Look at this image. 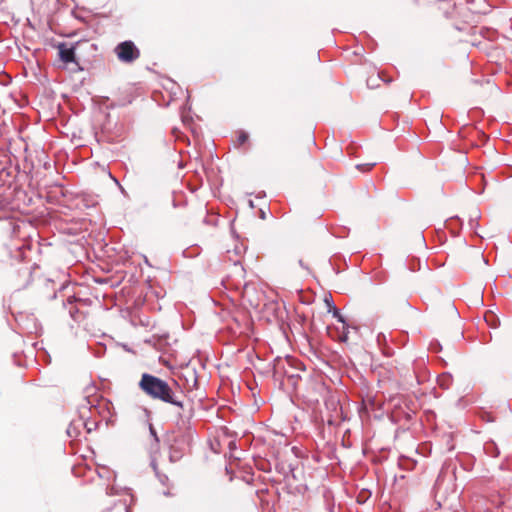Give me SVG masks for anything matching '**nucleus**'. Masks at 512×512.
Segmentation results:
<instances>
[{"label":"nucleus","mask_w":512,"mask_h":512,"mask_svg":"<svg viewBox=\"0 0 512 512\" xmlns=\"http://www.w3.org/2000/svg\"><path fill=\"white\" fill-rule=\"evenodd\" d=\"M139 387L152 399L161 400L165 403L183 408V403L176 399L175 393L169 384L156 376L144 373L139 382Z\"/></svg>","instance_id":"nucleus-1"},{"label":"nucleus","mask_w":512,"mask_h":512,"mask_svg":"<svg viewBox=\"0 0 512 512\" xmlns=\"http://www.w3.org/2000/svg\"><path fill=\"white\" fill-rule=\"evenodd\" d=\"M118 59L122 62L130 63L138 59L140 52L132 41H124L115 48Z\"/></svg>","instance_id":"nucleus-2"},{"label":"nucleus","mask_w":512,"mask_h":512,"mask_svg":"<svg viewBox=\"0 0 512 512\" xmlns=\"http://www.w3.org/2000/svg\"><path fill=\"white\" fill-rule=\"evenodd\" d=\"M58 54L60 60L65 63H76L75 59V48L73 46L68 47L65 43L58 45Z\"/></svg>","instance_id":"nucleus-3"},{"label":"nucleus","mask_w":512,"mask_h":512,"mask_svg":"<svg viewBox=\"0 0 512 512\" xmlns=\"http://www.w3.org/2000/svg\"><path fill=\"white\" fill-rule=\"evenodd\" d=\"M450 381H451L450 377L446 376V375H443V376H441L438 379L439 385L444 387V388H448L449 387Z\"/></svg>","instance_id":"nucleus-4"},{"label":"nucleus","mask_w":512,"mask_h":512,"mask_svg":"<svg viewBox=\"0 0 512 512\" xmlns=\"http://www.w3.org/2000/svg\"><path fill=\"white\" fill-rule=\"evenodd\" d=\"M248 134L244 131H241L238 135L239 144H244L248 140Z\"/></svg>","instance_id":"nucleus-5"},{"label":"nucleus","mask_w":512,"mask_h":512,"mask_svg":"<svg viewBox=\"0 0 512 512\" xmlns=\"http://www.w3.org/2000/svg\"><path fill=\"white\" fill-rule=\"evenodd\" d=\"M375 164L374 163H369V164H360V165H357V169L361 170V171H368L370 170Z\"/></svg>","instance_id":"nucleus-6"},{"label":"nucleus","mask_w":512,"mask_h":512,"mask_svg":"<svg viewBox=\"0 0 512 512\" xmlns=\"http://www.w3.org/2000/svg\"><path fill=\"white\" fill-rule=\"evenodd\" d=\"M334 317H336L340 322H344V319L342 317V315L340 314V312L338 310H334V313H333Z\"/></svg>","instance_id":"nucleus-7"}]
</instances>
